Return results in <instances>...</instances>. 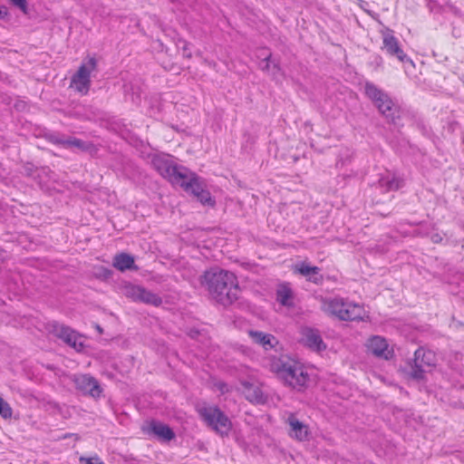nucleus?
<instances>
[{"label": "nucleus", "instance_id": "nucleus-1", "mask_svg": "<svg viewBox=\"0 0 464 464\" xmlns=\"http://www.w3.org/2000/svg\"><path fill=\"white\" fill-rule=\"evenodd\" d=\"M200 283L209 295L224 306L232 304L238 298V283L231 272L211 268L201 276Z\"/></svg>", "mask_w": 464, "mask_h": 464}, {"label": "nucleus", "instance_id": "nucleus-3", "mask_svg": "<svg viewBox=\"0 0 464 464\" xmlns=\"http://www.w3.org/2000/svg\"><path fill=\"white\" fill-rule=\"evenodd\" d=\"M322 309L341 321H363L365 316V310L362 305L341 297L323 299Z\"/></svg>", "mask_w": 464, "mask_h": 464}, {"label": "nucleus", "instance_id": "nucleus-33", "mask_svg": "<svg viewBox=\"0 0 464 464\" xmlns=\"http://www.w3.org/2000/svg\"><path fill=\"white\" fill-rule=\"evenodd\" d=\"M14 6L18 7L24 14H27V2L26 0H9Z\"/></svg>", "mask_w": 464, "mask_h": 464}, {"label": "nucleus", "instance_id": "nucleus-32", "mask_svg": "<svg viewBox=\"0 0 464 464\" xmlns=\"http://www.w3.org/2000/svg\"><path fill=\"white\" fill-rule=\"evenodd\" d=\"M124 89H125V92H129L130 91H131V95H132V102H136L137 101L140 100V93H139V89H135L132 84H125L124 85Z\"/></svg>", "mask_w": 464, "mask_h": 464}, {"label": "nucleus", "instance_id": "nucleus-27", "mask_svg": "<svg viewBox=\"0 0 464 464\" xmlns=\"http://www.w3.org/2000/svg\"><path fill=\"white\" fill-rule=\"evenodd\" d=\"M72 85L82 94H87L91 86V79L82 80L73 75L72 77Z\"/></svg>", "mask_w": 464, "mask_h": 464}, {"label": "nucleus", "instance_id": "nucleus-38", "mask_svg": "<svg viewBox=\"0 0 464 464\" xmlns=\"http://www.w3.org/2000/svg\"><path fill=\"white\" fill-rule=\"evenodd\" d=\"M456 327L458 326H464V323L463 322H460V321H458L455 324Z\"/></svg>", "mask_w": 464, "mask_h": 464}, {"label": "nucleus", "instance_id": "nucleus-29", "mask_svg": "<svg viewBox=\"0 0 464 464\" xmlns=\"http://www.w3.org/2000/svg\"><path fill=\"white\" fill-rule=\"evenodd\" d=\"M13 415V409L10 404L0 397V416L5 419H11Z\"/></svg>", "mask_w": 464, "mask_h": 464}, {"label": "nucleus", "instance_id": "nucleus-12", "mask_svg": "<svg viewBox=\"0 0 464 464\" xmlns=\"http://www.w3.org/2000/svg\"><path fill=\"white\" fill-rule=\"evenodd\" d=\"M148 434H152L160 441L168 442L175 438V432L172 429L160 421L151 420L149 426L144 429Z\"/></svg>", "mask_w": 464, "mask_h": 464}, {"label": "nucleus", "instance_id": "nucleus-19", "mask_svg": "<svg viewBox=\"0 0 464 464\" xmlns=\"http://www.w3.org/2000/svg\"><path fill=\"white\" fill-rule=\"evenodd\" d=\"M260 66L263 71L269 72L273 79L276 81H278L280 77H285L284 72L280 67L278 60L272 59L271 53L263 59Z\"/></svg>", "mask_w": 464, "mask_h": 464}, {"label": "nucleus", "instance_id": "nucleus-9", "mask_svg": "<svg viewBox=\"0 0 464 464\" xmlns=\"http://www.w3.org/2000/svg\"><path fill=\"white\" fill-rule=\"evenodd\" d=\"M300 334L301 343L311 351L321 353L326 350L327 345L318 329L305 326L301 329Z\"/></svg>", "mask_w": 464, "mask_h": 464}, {"label": "nucleus", "instance_id": "nucleus-39", "mask_svg": "<svg viewBox=\"0 0 464 464\" xmlns=\"http://www.w3.org/2000/svg\"><path fill=\"white\" fill-rule=\"evenodd\" d=\"M415 233H416V235H418V236H421V237H424V236H426V235H427L426 233H422V232H420V231H416Z\"/></svg>", "mask_w": 464, "mask_h": 464}, {"label": "nucleus", "instance_id": "nucleus-13", "mask_svg": "<svg viewBox=\"0 0 464 464\" xmlns=\"http://www.w3.org/2000/svg\"><path fill=\"white\" fill-rule=\"evenodd\" d=\"M295 271L315 285L324 283V276L321 274V268L315 266H310L306 262H300L295 266Z\"/></svg>", "mask_w": 464, "mask_h": 464}, {"label": "nucleus", "instance_id": "nucleus-23", "mask_svg": "<svg viewBox=\"0 0 464 464\" xmlns=\"http://www.w3.org/2000/svg\"><path fill=\"white\" fill-rule=\"evenodd\" d=\"M97 61L94 57H89L87 60H84L81 66L79 67L77 72L74 74L78 78H82V80L90 79L91 72L96 69Z\"/></svg>", "mask_w": 464, "mask_h": 464}, {"label": "nucleus", "instance_id": "nucleus-5", "mask_svg": "<svg viewBox=\"0 0 464 464\" xmlns=\"http://www.w3.org/2000/svg\"><path fill=\"white\" fill-rule=\"evenodd\" d=\"M153 168L172 184L180 185L187 179L189 169L184 166L176 164L173 160L163 156L156 155L151 160Z\"/></svg>", "mask_w": 464, "mask_h": 464}, {"label": "nucleus", "instance_id": "nucleus-35", "mask_svg": "<svg viewBox=\"0 0 464 464\" xmlns=\"http://www.w3.org/2000/svg\"><path fill=\"white\" fill-rule=\"evenodd\" d=\"M427 1V7L430 9V12H438L440 10L439 4L434 0H426Z\"/></svg>", "mask_w": 464, "mask_h": 464}, {"label": "nucleus", "instance_id": "nucleus-17", "mask_svg": "<svg viewBox=\"0 0 464 464\" xmlns=\"http://www.w3.org/2000/svg\"><path fill=\"white\" fill-rule=\"evenodd\" d=\"M378 186L383 192L395 191L403 186V179L395 174L386 173L379 179Z\"/></svg>", "mask_w": 464, "mask_h": 464}, {"label": "nucleus", "instance_id": "nucleus-21", "mask_svg": "<svg viewBox=\"0 0 464 464\" xmlns=\"http://www.w3.org/2000/svg\"><path fill=\"white\" fill-rule=\"evenodd\" d=\"M50 140L52 143L56 145H62L64 148L75 147L81 150H87L89 148L88 144L85 141L74 137L64 139L57 136H52L50 138Z\"/></svg>", "mask_w": 464, "mask_h": 464}, {"label": "nucleus", "instance_id": "nucleus-2", "mask_svg": "<svg viewBox=\"0 0 464 464\" xmlns=\"http://www.w3.org/2000/svg\"><path fill=\"white\" fill-rule=\"evenodd\" d=\"M270 369L279 379L284 381L285 384L298 391L303 390L309 380L304 368L288 358L273 359Z\"/></svg>", "mask_w": 464, "mask_h": 464}, {"label": "nucleus", "instance_id": "nucleus-37", "mask_svg": "<svg viewBox=\"0 0 464 464\" xmlns=\"http://www.w3.org/2000/svg\"><path fill=\"white\" fill-rule=\"evenodd\" d=\"M7 14V11L5 7H0V18L4 17Z\"/></svg>", "mask_w": 464, "mask_h": 464}, {"label": "nucleus", "instance_id": "nucleus-6", "mask_svg": "<svg viewBox=\"0 0 464 464\" xmlns=\"http://www.w3.org/2000/svg\"><path fill=\"white\" fill-rule=\"evenodd\" d=\"M204 422L220 435H227L232 428L229 418L218 406H204L198 410Z\"/></svg>", "mask_w": 464, "mask_h": 464}, {"label": "nucleus", "instance_id": "nucleus-15", "mask_svg": "<svg viewBox=\"0 0 464 464\" xmlns=\"http://www.w3.org/2000/svg\"><path fill=\"white\" fill-rule=\"evenodd\" d=\"M287 422L290 426L289 435L292 438L304 441L308 439V427L300 421L295 415H290Z\"/></svg>", "mask_w": 464, "mask_h": 464}, {"label": "nucleus", "instance_id": "nucleus-4", "mask_svg": "<svg viewBox=\"0 0 464 464\" xmlns=\"http://www.w3.org/2000/svg\"><path fill=\"white\" fill-rule=\"evenodd\" d=\"M436 364V354L430 350L420 347L415 351L413 359L407 362L404 372L408 378L421 382L425 380V374L430 372Z\"/></svg>", "mask_w": 464, "mask_h": 464}, {"label": "nucleus", "instance_id": "nucleus-43", "mask_svg": "<svg viewBox=\"0 0 464 464\" xmlns=\"http://www.w3.org/2000/svg\"><path fill=\"white\" fill-rule=\"evenodd\" d=\"M4 252L3 250H0V253Z\"/></svg>", "mask_w": 464, "mask_h": 464}, {"label": "nucleus", "instance_id": "nucleus-11", "mask_svg": "<svg viewBox=\"0 0 464 464\" xmlns=\"http://www.w3.org/2000/svg\"><path fill=\"white\" fill-rule=\"evenodd\" d=\"M53 334L66 344L74 348L76 351H82L83 349V343L79 342V335L72 328L63 324H54Z\"/></svg>", "mask_w": 464, "mask_h": 464}, {"label": "nucleus", "instance_id": "nucleus-22", "mask_svg": "<svg viewBox=\"0 0 464 464\" xmlns=\"http://www.w3.org/2000/svg\"><path fill=\"white\" fill-rule=\"evenodd\" d=\"M245 389H246V398L253 403L256 404H263L266 402V397L264 396V393L262 390L255 386L254 384L250 382H244L243 383Z\"/></svg>", "mask_w": 464, "mask_h": 464}, {"label": "nucleus", "instance_id": "nucleus-24", "mask_svg": "<svg viewBox=\"0 0 464 464\" xmlns=\"http://www.w3.org/2000/svg\"><path fill=\"white\" fill-rule=\"evenodd\" d=\"M364 91L367 97L373 102L374 105L379 102H382V99H385L387 94L379 89L375 84L369 82L365 83Z\"/></svg>", "mask_w": 464, "mask_h": 464}, {"label": "nucleus", "instance_id": "nucleus-7", "mask_svg": "<svg viewBox=\"0 0 464 464\" xmlns=\"http://www.w3.org/2000/svg\"><path fill=\"white\" fill-rule=\"evenodd\" d=\"M184 191L192 194L202 205L214 207L216 200L211 197L210 192L206 188L204 179L196 173L189 171L187 179L179 185Z\"/></svg>", "mask_w": 464, "mask_h": 464}, {"label": "nucleus", "instance_id": "nucleus-41", "mask_svg": "<svg viewBox=\"0 0 464 464\" xmlns=\"http://www.w3.org/2000/svg\"><path fill=\"white\" fill-rule=\"evenodd\" d=\"M97 330H99L101 333L102 332V329L98 325Z\"/></svg>", "mask_w": 464, "mask_h": 464}, {"label": "nucleus", "instance_id": "nucleus-25", "mask_svg": "<svg viewBox=\"0 0 464 464\" xmlns=\"http://www.w3.org/2000/svg\"><path fill=\"white\" fill-rule=\"evenodd\" d=\"M276 301L283 306L292 307L293 291L288 286H282L276 291Z\"/></svg>", "mask_w": 464, "mask_h": 464}, {"label": "nucleus", "instance_id": "nucleus-16", "mask_svg": "<svg viewBox=\"0 0 464 464\" xmlns=\"http://www.w3.org/2000/svg\"><path fill=\"white\" fill-rule=\"evenodd\" d=\"M248 335L255 343L261 345L265 350L274 348L278 343L273 334L262 331L249 330Z\"/></svg>", "mask_w": 464, "mask_h": 464}, {"label": "nucleus", "instance_id": "nucleus-18", "mask_svg": "<svg viewBox=\"0 0 464 464\" xmlns=\"http://www.w3.org/2000/svg\"><path fill=\"white\" fill-rule=\"evenodd\" d=\"M375 106L378 108L379 111L385 116L389 122L397 124V119L399 117L395 116L396 108L388 94H386L385 99H382V102H379Z\"/></svg>", "mask_w": 464, "mask_h": 464}, {"label": "nucleus", "instance_id": "nucleus-30", "mask_svg": "<svg viewBox=\"0 0 464 464\" xmlns=\"http://www.w3.org/2000/svg\"><path fill=\"white\" fill-rule=\"evenodd\" d=\"M112 275V271L110 268L104 266H99L96 268L95 276L98 278L109 279Z\"/></svg>", "mask_w": 464, "mask_h": 464}, {"label": "nucleus", "instance_id": "nucleus-36", "mask_svg": "<svg viewBox=\"0 0 464 464\" xmlns=\"http://www.w3.org/2000/svg\"><path fill=\"white\" fill-rule=\"evenodd\" d=\"M430 238H431V241L435 244L440 243L443 239L442 237L438 233L433 234Z\"/></svg>", "mask_w": 464, "mask_h": 464}, {"label": "nucleus", "instance_id": "nucleus-40", "mask_svg": "<svg viewBox=\"0 0 464 464\" xmlns=\"http://www.w3.org/2000/svg\"><path fill=\"white\" fill-rule=\"evenodd\" d=\"M74 434H72V433H67L65 435L63 436V439H66V438H70L72 436H73Z\"/></svg>", "mask_w": 464, "mask_h": 464}, {"label": "nucleus", "instance_id": "nucleus-26", "mask_svg": "<svg viewBox=\"0 0 464 464\" xmlns=\"http://www.w3.org/2000/svg\"><path fill=\"white\" fill-rule=\"evenodd\" d=\"M139 301L147 304L154 305L156 307H159L162 304V298L160 295L145 289L144 287Z\"/></svg>", "mask_w": 464, "mask_h": 464}, {"label": "nucleus", "instance_id": "nucleus-10", "mask_svg": "<svg viewBox=\"0 0 464 464\" xmlns=\"http://www.w3.org/2000/svg\"><path fill=\"white\" fill-rule=\"evenodd\" d=\"M74 383L77 390L93 398H99L102 392V389L98 381L89 374L75 376Z\"/></svg>", "mask_w": 464, "mask_h": 464}, {"label": "nucleus", "instance_id": "nucleus-8", "mask_svg": "<svg viewBox=\"0 0 464 464\" xmlns=\"http://www.w3.org/2000/svg\"><path fill=\"white\" fill-rule=\"evenodd\" d=\"M382 49L390 56L396 57L401 63H409L414 66L412 60L404 53L399 40L394 36V32L390 28H385L382 32Z\"/></svg>", "mask_w": 464, "mask_h": 464}, {"label": "nucleus", "instance_id": "nucleus-34", "mask_svg": "<svg viewBox=\"0 0 464 464\" xmlns=\"http://www.w3.org/2000/svg\"><path fill=\"white\" fill-rule=\"evenodd\" d=\"M182 44V46L180 47L182 49V54L184 57L191 58L192 54L188 48V44L186 41L180 42Z\"/></svg>", "mask_w": 464, "mask_h": 464}, {"label": "nucleus", "instance_id": "nucleus-28", "mask_svg": "<svg viewBox=\"0 0 464 464\" xmlns=\"http://www.w3.org/2000/svg\"><path fill=\"white\" fill-rule=\"evenodd\" d=\"M142 289V286L129 285L125 287L124 294L127 297L131 298L133 301H139Z\"/></svg>", "mask_w": 464, "mask_h": 464}, {"label": "nucleus", "instance_id": "nucleus-20", "mask_svg": "<svg viewBox=\"0 0 464 464\" xmlns=\"http://www.w3.org/2000/svg\"><path fill=\"white\" fill-rule=\"evenodd\" d=\"M113 266L120 271L137 270L134 257L127 253H120L113 257Z\"/></svg>", "mask_w": 464, "mask_h": 464}, {"label": "nucleus", "instance_id": "nucleus-42", "mask_svg": "<svg viewBox=\"0 0 464 464\" xmlns=\"http://www.w3.org/2000/svg\"><path fill=\"white\" fill-rule=\"evenodd\" d=\"M462 141H463V143H464V135H463V138H462Z\"/></svg>", "mask_w": 464, "mask_h": 464}, {"label": "nucleus", "instance_id": "nucleus-31", "mask_svg": "<svg viewBox=\"0 0 464 464\" xmlns=\"http://www.w3.org/2000/svg\"><path fill=\"white\" fill-rule=\"evenodd\" d=\"M79 461L81 464H104V462L97 456L93 457H80Z\"/></svg>", "mask_w": 464, "mask_h": 464}, {"label": "nucleus", "instance_id": "nucleus-14", "mask_svg": "<svg viewBox=\"0 0 464 464\" xmlns=\"http://www.w3.org/2000/svg\"><path fill=\"white\" fill-rule=\"evenodd\" d=\"M368 349L373 355L379 358L389 359L391 356L387 341L381 336H373L369 339Z\"/></svg>", "mask_w": 464, "mask_h": 464}]
</instances>
